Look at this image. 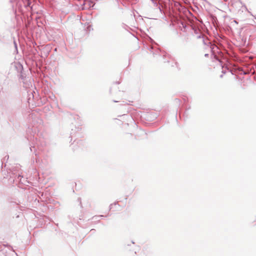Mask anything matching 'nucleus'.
<instances>
[{"label":"nucleus","mask_w":256,"mask_h":256,"mask_svg":"<svg viewBox=\"0 0 256 256\" xmlns=\"http://www.w3.org/2000/svg\"><path fill=\"white\" fill-rule=\"evenodd\" d=\"M208 56V54H204V56L206 57Z\"/></svg>","instance_id":"nucleus-9"},{"label":"nucleus","mask_w":256,"mask_h":256,"mask_svg":"<svg viewBox=\"0 0 256 256\" xmlns=\"http://www.w3.org/2000/svg\"><path fill=\"white\" fill-rule=\"evenodd\" d=\"M104 216L103 215H100V216H94L92 218L93 219H94L96 220L97 218H98V217H103Z\"/></svg>","instance_id":"nucleus-6"},{"label":"nucleus","mask_w":256,"mask_h":256,"mask_svg":"<svg viewBox=\"0 0 256 256\" xmlns=\"http://www.w3.org/2000/svg\"><path fill=\"white\" fill-rule=\"evenodd\" d=\"M30 150L31 152H32L33 150L35 151V148L34 146H31L30 147Z\"/></svg>","instance_id":"nucleus-7"},{"label":"nucleus","mask_w":256,"mask_h":256,"mask_svg":"<svg viewBox=\"0 0 256 256\" xmlns=\"http://www.w3.org/2000/svg\"><path fill=\"white\" fill-rule=\"evenodd\" d=\"M131 242H132V244H134V242L132 240Z\"/></svg>","instance_id":"nucleus-14"},{"label":"nucleus","mask_w":256,"mask_h":256,"mask_svg":"<svg viewBox=\"0 0 256 256\" xmlns=\"http://www.w3.org/2000/svg\"><path fill=\"white\" fill-rule=\"evenodd\" d=\"M125 245L127 246H130V244L128 243V244H126Z\"/></svg>","instance_id":"nucleus-8"},{"label":"nucleus","mask_w":256,"mask_h":256,"mask_svg":"<svg viewBox=\"0 0 256 256\" xmlns=\"http://www.w3.org/2000/svg\"><path fill=\"white\" fill-rule=\"evenodd\" d=\"M22 4H24V6L27 8H30V9L32 8V6H31L32 0H22Z\"/></svg>","instance_id":"nucleus-1"},{"label":"nucleus","mask_w":256,"mask_h":256,"mask_svg":"<svg viewBox=\"0 0 256 256\" xmlns=\"http://www.w3.org/2000/svg\"><path fill=\"white\" fill-rule=\"evenodd\" d=\"M112 204H111L110 205V209H112Z\"/></svg>","instance_id":"nucleus-10"},{"label":"nucleus","mask_w":256,"mask_h":256,"mask_svg":"<svg viewBox=\"0 0 256 256\" xmlns=\"http://www.w3.org/2000/svg\"><path fill=\"white\" fill-rule=\"evenodd\" d=\"M214 58L216 60H217L218 61V62H220V59H219L218 57L216 55L214 54Z\"/></svg>","instance_id":"nucleus-5"},{"label":"nucleus","mask_w":256,"mask_h":256,"mask_svg":"<svg viewBox=\"0 0 256 256\" xmlns=\"http://www.w3.org/2000/svg\"><path fill=\"white\" fill-rule=\"evenodd\" d=\"M28 86H30V84H28V85L26 86V87H28Z\"/></svg>","instance_id":"nucleus-12"},{"label":"nucleus","mask_w":256,"mask_h":256,"mask_svg":"<svg viewBox=\"0 0 256 256\" xmlns=\"http://www.w3.org/2000/svg\"><path fill=\"white\" fill-rule=\"evenodd\" d=\"M14 48H15V52H16V54H18V46H17L16 42L15 40L14 41Z\"/></svg>","instance_id":"nucleus-4"},{"label":"nucleus","mask_w":256,"mask_h":256,"mask_svg":"<svg viewBox=\"0 0 256 256\" xmlns=\"http://www.w3.org/2000/svg\"><path fill=\"white\" fill-rule=\"evenodd\" d=\"M114 102H117V101H116V100H114Z\"/></svg>","instance_id":"nucleus-16"},{"label":"nucleus","mask_w":256,"mask_h":256,"mask_svg":"<svg viewBox=\"0 0 256 256\" xmlns=\"http://www.w3.org/2000/svg\"><path fill=\"white\" fill-rule=\"evenodd\" d=\"M20 175L18 174V178L19 179V178L20 177Z\"/></svg>","instance_id":"nucleus-11"},{"label":"nucleus","mask_w":256,"mask_h":256,"mask_svg":"<svg viewBox=\"0 0 256 256\" xmlns=\"http://www.w3.org/2000/svg\"><path fill=\"white\" fill-rule=\"evenodd\" d=\"M94 229H92V230H90V232L94 231Z\"/></svg>","instance_id":"nucleus-13"},{"label":"nucleus","mask_w":256,"mask_h":256,"mask_svg":"<svg viewBox=\"0 0 256 256\" xmlns=\"http://www.w3.org/2000/svg\"><path fill=\"white\" fill-rule=\"evenodd\" d=\"M234 22L235 23H237V22H236V20H234Z\"/></svg>","instance_id":"nucleus-15"},{"label":"nucleus","mask_w":256,"mask_h":256,"mask_svg":"<svg viewBox=\"0 0 256 256\" xmlns=\"http://www.w3.org/2000/svg\"><path fill=\"white\" fill-rule=\"evenodd\" d=\"M84 4V5L88 4V8H93L94 6V4L92 1H86V2H85Z\"/></svg>","instance_id":"nucleus-2"},{"label":"nucleus","mask_w":256,"mask_h":256,"mask_svg":"<svg viewBox=\"0 0 256 256\" xmlns=\"http://www.w3.org/2000/svg\"><path fill=\"white\" fill-rule=\"evenodd\" d=\"M20 78L22 80V82H24V84H25V81L26 80V76H24L22 74H20Z\"/></svg>","instance_id":"nucleus-3"}]
</instances>
